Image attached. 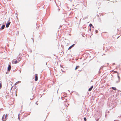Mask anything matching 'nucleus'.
<instances>
[{"label":"nucleus","instance_id":"1","mask_svg":"<svg viewBox=\"0 0 121 121\" xmlns=\"http://www.w3.org/2000/svg\"><path fill=\"white\" fill-rule=\"evenodd\" d=\"M17 90L14 89V90L12 91V94L13 96H17Z\"/></svg>","mask_w":121,"mask_h":121},{"label":"nucleus","instance_id":"2","mask_svg":"<svg viewBox=\"0 0 121 121\" xmlns=\"http://www.w3.org/2000/svg\"><path fill=\"white\" fill-rule=\"evenodd\" d=\"M8 117V114H6L5 115H5L4 114L3 115L2 117V120L3 121H6L7 119V118Z\"/></svg>","mask_w":121,"mask_h":121},{"label":"nucleus","instance_id":"3","mask_svg":"<svg viewBox=\"0 0 121 121\" xmlns=\"http://www.w3.org/2000/svg\"><path fill=\"white\" fill-rule=\"evenodd\" d=\"M20 58L19 57L17 58V60H16L15 61L13 60V63L15 64H17L20 61Z\"/></svg>","mask_w":121,"mask_h":121},{"label":"nucleus","instance_id":"4","mask_svg":"<svg viewBox=\"0 0 121 121\" xmlns=\"http://www.w3.org/2000/svg\"><path fill=\"white\" fill-rule=\"evenodd\" d=\"M38 75L37 74H35V80L36 81H37L38 80Z\"/></svg>","mask_w":121,"mask_h":121},{"label":"nucleus","instance_id":"5","mask_svg":"<svg viewBox=\"0 0 121 121\" xmlns=\"http://www.w3.org/2000/svg\"><path fill=\"white\" fill-rule=\"evenodd\" d=\"M10 22H9L8 23H7L6 25V27L7 28L9 27V25L10 24Z\"/></svg>","mask_w":121,"mask_h":121},{"label":"nucleus","instance_id":"6","mask_svg":"<svg viewBox=\"0 0 121 121\" xmlns=\"http://www.w3.org/2000/svg\"><path fill=\"white\" fill-rule=\"evenodd\" d=\"M75 45V44H73V45H72V46L68 48V49L69 50L71 49L72 47H73Z\"/></svg>","mask_w":121,"mask_h":121},{"label":"nucleus","instance_id":"7","mask_svg":"<svg viewBox=\"0 0 121 121\" xmlns=\"http://www.w3.org/2000/svg\"><path fill=\"white\" fill-rule=\"evenodd\" d=\"M11 66L10 65H9L8 66V70L9 71L11 69Z\"/></svg>","mask_w":121,"mask_h":121},{"label":"nucleus","instance_id":"8","mask_svg":"<svg viewBox=\"0 0 121 121\" xmlns=\"http://www.w3.org/2000/svg\"><path fill=\"white\" fill-rule=\"evenodd\" d=\"M93 86H92L89 89H88V91H91L92 89L93 88Z\"/></svg>","mask_w":121,"mask_h":121},{"label":"nucleus","instance_id":"9","mask_svg":"<svg viewBox=\"0 0 121 121\" xmlns=\"http://www.w3.org/2000/svg\"><path fill=\"white\" fill-rule=\"evenodd\" d=\"M79 67H80V66H77L76 67V68H75V70H76L77 69H78L79 68Z\"/></svg>","mask_w":121,"mask_h":121},{"label":"nucleus","instance_id":"10","mask_svg":"<svg viewBox=\"0 0 121 121\" xmlns=\"http://www.w3.org/2000/svg\"><path fill=\"white\" fill-rule=\"evenodd\" d=\"M117 73V74H118L117 76H118V78L119 79V81H120V78L119 75L118 73Z\"/></svg>","mask_w":121,"mask_h":121},{"label":"nucleus","instance_id":"11","mask_svg":"<svg viewBox=\"0 0 121 121\" xmlns=\"http://www.w3.org/2000/svg\"><path fill=\"white\" fill-rule=\"evenodd\" d=\"M5 27V25H3L1 27V30H3L4 29V28Z\"/></svg>","mask_w":121,"mask_h":121},{"label":"nucleus","instance_id":"12","mask_svg":"<svg viewBox=\"0 0 121 121\" xmlns=\"http://www.w3.org/2000/svg\"><path fill=\"white\" fill-rule=\"evenodd\" d=\"M112 89H113V90H116V88L115 87H112Z\"/></svg>","mask_w":121,"mask_h":121},{"label":"nucleus","instance_id":"13","mask_svg":"<svg viewBox=\"0 0 121 121\" xmlns=\"http://www.w3.org/2000/svg\"><path fill=\"white\" fill-rule=\"evenodd\" d=\"M1 87H2V84H1V82L0 83V89H1Z\"/></svg>","mask_w":121,"mask_h":121},{"label":"nucleus","instance_id":"14","mask_svg":"<svg viewBox=\"0 0 121 121\" xmlns=\"http://www.w3.org/2000/svg\"><path fill=\"white\" fill-rule=\"evenodd\" d=\"M84 120L85 121H86V117H84Z\"/></svg>","mask_w":121,"mask_h":121},{"label":"nucleus","instance_id":"15","mask_svg":"<svg viewBox=\"0 0 121 121\" xmlns=\"http://www.w3.org/2000/svg\"><path fill=\"white\" fill-rule=\"evenodd\" d=\"M92 26V24H90L89 25V26H90L91 27Z\"/></svg>","mask_w":121,"mask_h":121},{"label":"nucleus","instance_id":"16","mask_svg":"<svg viewBox=\"0 0 121 121\" xmlns=\"http://www.w3.org/2000/svg\"><path fill=\"white\" fill-rule=\"evenodd\" d=\"M98 32V31L97 30H96V33H97Z\"/></svg>","mask_w":121,"mask_h":121},{"label":"nucleus","instance_id":"17","mask_svg":"<svg viewBox=\"0 0 121 121\" xmlns=\"http://www.w3.org/2000/svg\"><path fill=\"white\" fill-rule=\"evenodd\" d=\"M114 72H115V73H117V71H115Z\"/></svg>","mask_w":121,"mask_h":121},{"label":"nucleus","instance_id":"18","mask_svg":"<svg viewBox=\"0 0 121 121\" xmlns=\"http://www.w3.org/2000/svg\"><path fill=\"white\" fill-rule=\"evenodd\" d=\"M19 116V115H18V116ZM18 118H19V117H18Z\"/></svg>","mask_w":121,"mask_h":121}]
</instances>
